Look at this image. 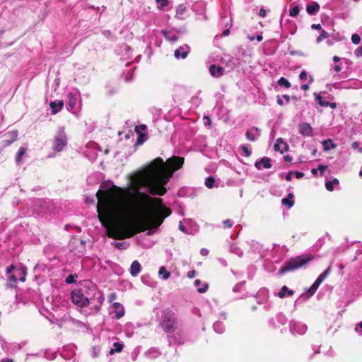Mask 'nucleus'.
I'll use <instances>...</instances> for the list:
<instances>
[{
  "instance_id": "obj_4",
  "label": "nucleus",
  "mask_w": 362,
  "mask_h": 362,
  "mask_svg": "<svg viewBox=\"0 0 362 362\" xmlns=\"http://www.w3.org/2000/svg\"><path fill=\"white\" fill-rule=\"evenodd\" d=\"M313 259L311 255H299L286 261L279 270V274L283 275L287 272H293L304 267Z\"/></svg>"
},
{
  "instance_id": "obj_63",
  "label": "nucleus",
  "mask_w": 362,
  "mask_h": 362,
  "mask_svg": "<svg viewBox=\"0 0 362 362\" xmlns=\"http://www.w3.org/2000/svg\"><path fill=\"white\" fill-rule=\"evenodd\" d=\"M269 325L272 327L276 328L277 326L275 324V320L274 318H270L268 321Z\"/></svg>"
},
{
  "instance_id": "obj_46",
  "label": "nucleus",
  "mask_w": 362,
  "mask_h": 362,
  "mask_svg": "<svg viewBox=\"0 0 362 362\" xmlns=\"http://www.w3.org/2000/svg\"><path fill=\"white\" fill-rule=\"evenodd\" d=\"M57 354L55 351L46 350L44 353V356L48 360H54L56 358Z\"/></svg>"
},
{
  "instance_id": "obj_27",
  "label": "nucleus",
  "mask_w": 362,
  "mask_h": 362,
  "mask_svg": "<svg viewBox=\"0 0 362 362\" xmlns=\"http://www.w3.org/2000/svg\"><path fill=\"white\" fill-rule=\"evenodd\" d=\"M294 195L293 193H289L287 197L283 198L281 200L282 204L287 206L288 208H291L294 205L293 201Z\"/></svg>"
},
{
  "instance_id": "obj_17",
  "label": "nucleus",
  "mask_w": 362,
  "mask_h": 362,
  "mask_svg": "<svg viewBox=\"0 0 362 362\" xmlns=\"http://www.w3.org/2000/svg\"><path fill=\"white\" fill-rule=\"evenodd\" d=\"M245 136L249 141H255L260 136V130L257 127H253L247 130Z\"/></svg>"
},
{
  "instance_id": "obj_53",
  "label": "nucleus",
  "mask_w": 362,
  "mask_h": 362,
  "mask_svg": "<svg viewBox=\"0 0 362 362\" xmlns=\"http://www.w3.org/2000/svg\"><path fill=\"white\" fill-rule=\"evenodd\" d=\"M240 149L246 157H249L252 154L251 150H250L246 146H240Z\"/></svg>"
},
{
  "instance_id": "obj_40",
  "label": "nucleus",
  "mask_w": 362,
  "mask_h": 362,
  "mask_svg": "<svg viewBox=\"0 0 362 362\" xmlns=\"http://www.w3.org/2000/svg\"><path fill=\"white\" fill-rule=\"evenodd\" d=\"M322 146L325 151H329L336 147V145L333 143V141L331 139L324 141L322 142Z\"/></svg>"
},
{
  "instance_id": "obj_45",
  "label": "nucleus",
  "mask_w": 362,
  "mask_h": 362,
  "mask_svg": "<svg viewBox=\"0 0 362 362\" xmlns=\"http://www.w3.org/2000/svg\"><path fill=\"white\" fill-rule=\"evenodd\" d=\"M214 184H215V179H214V177L209 176V177H207L206 178V180H205V185L208 188L211 189L212 187H214Z\"/></svg>"
},
{
  "instance_id": "obj_32",
  "label": "nucleus",
  "mask_w": 362,
  "mask_h": 362,
  "mask_svg": "<svg viewBox=\"0 0 362 362\" xmlns=\"http://www.w3.org/2000/svg\"><path fill=\"white\" fill-rule=\"evenodd\" d=\"M331 271V267L327 268L315 281L317 284L320 285L325 279L329 275Z\"/></svg>"
},
{
  "instance_id": "obj_25",
  "label": "nucleus",
  "mask_w": 362,
  "mask_h": 362,
  "mask_svg": "<svg viewBox=\"0 0 362 362\" xmlns=\"http://www.w3.org/2000/svg\"><path fill=\"white\" fill-rule=\"evenodd\" d=\"M293 295V291L289 289L286 286H283L279 292L277 293V296L280 298H284L286 296H291Z\"/></svg>"
},
{
  "instance_id": "obj_3",
  "label": "nucleus",
  "mask_w": 362,
  "mask_h": 362,
  "mask_svg": "<svg viewBox=\"0 0 362 362\" xmlns=\"http://www.w3.org/2000/svg\"><path fill=\"white\" fill-rule=\"evenodd\" d=\"M80 289L85 290V297H87L88 305H91L93 313L98 312L104 301L103 293L99 292L97 288L90 283H88V285H84Z\"/></svg>"
},
{
  "instance_id": "obj_22",
  "label": "nucleus",
  "mask_w": 362,
  "mask_h": 362,
  "mask_svg": "<svg viewBox=\"0 0 362 362\" xmlns=\"http://www.w3.org/2000/svg\"><path fill=\"white\" fill-rule=\"evenodd\" d=\"M141 267L140 263L137 260H134L132 262L129 272L132 276H136L139 272H141Z\"/></svg>"
},
{
  "instance_id": "obj_34",
  "label": "nucleus",
  "mask_w": 362,
  "mask_h": 362,
  "mask_svg": "<svg viewBox=\"0 0 362 362\" xmlns=\"http://www.w3.org/2000/svg\"><path fill=\"white\" fill-rule=\"evenodd\" d=\"M158 274L159 276L163 280L168 279L170 275V272L167 271L165 267L163 266L159 268Z\"/></svg>"
},
{
  "instance_id": "obj_1",
  "label": "nucleus",
  "mask_w": 362,
  "mask_h": 362,
  "mask_svg": "<svg viewBox=\"0 0 362 362\" xmlns=\"http://www.w3.org/2000/svg\"><path fill=\"white\" fill-rule=\"evenodd\" d=\"M184 158L173 156L165 162L160 158L153 160L148 165L147 173L137 180V187L141 193L162 196L167 192L166 185L173 173L181 168Z\"/></svg>"
},
{
  "instance_id": "obj_16",
  "label": "nucleus",
  "mask_w": 362,
  "mask_h": 362,
  "mask_svg": "<svg viewBox=\"0 0 362 362\" xmlns=\"http://www.w3.org/2000/svg\"><path fill=\"white\" fill-rule=\"evenodd\" d=\"M162 33L166 40L170 42H175L180 38V33L173 30H162Z\"/></svg>"
},
{
  "instance_id": "obj_8",
  "label": "nucleus",
  "mask_w": 362,
  "mask_h": 362,
  "mask_svg": "<svg viewBox=\"0 0 362 362\" xmlns=\"http://www.w3.org/2000/svg\"><path fill=\"white\" fill-rule=\"evenodd\" d=\"M84 289H75L71 291V299L74 305L80 308H84L88 305L87 297H85Z\"/></svg>"
},
{
  "instance_id": "obj_31",
  "label": "nucleus",
  "mask_w": 362,
  "mask_h": 362,
  "mask_svg": "<svg viewBox=\"0 0 362 362\" xmlns=\"http://www.w3.org/2000/svg\"><path fill=\"white\" fill-rule=\"evenodd\" d=\"M119 52H124L125 55H127V57H129L130 53L132 52V49L127 44L123 43L119 47Z\"/></svg>"
},
{
  "instance_id": "obj_61",
  "label": "nucleus",
  "mask_w": 362,
  "mask_h": 362,
  "mask_svg": "<svg viewBox=\"0 0 362 362\" xmlns=\"http://www.w3.org/2000/svg\"><path fill=\"white\" fill-rule=\"evenodd\" d=\"M267 15V11L264 8H261L259 11V16L262 18H264Z\"/></svg>"
},
{
  "instance_id": "obj_64",
  "label": "nucleus",
  "mask_w": 362,
  "mask_h": 362,
  "mask_svg": "<svg viewBox=\"0 0 362 362\" xmlns=\"http://www.w3.org/2000/svg\"><path fill=\"white\" fill-rule=\"evenodd\" d=\"M195 275H196V271L195 270H190L187 273V276L189 279L194 278L195 276Z\"/></svg>"
},
{
  "instance_id": "obj_50",
  "label": "nucleus",
  "mask_w": 362,
  "mask_h": 362,
  "mask_svg": "<svg viewBox=\"0 0 362 362\" xmlns=\"http://www.w3.org/2000/svg\"><path fill=\"white\" fill-rule=\"evenodd\" d=\"M300 12V7L298 6H295L290 9L289 14L291 17H296Z\"/></svg>"
},
{
  "instance_id": "obj_5",
  "label": "nucleus",
  "mask_w": 362,
  "mask_h": 362,
  "mask_svg": "<svg viewBox=\"0 0 362 362\" xmlns=\"http://www.w3.org/2000/svg\"><path fill=\"white\" fill-rule=\"evenodd\" d=\"M160 325L165 332L173 334L177 328L175 314L170 309H165L162 314Z\"/></svg>"
},
{
  "instance_id": "obj_6",
  "label": "nucleus",
  "mask_w": 362,
  "mask_h": 362,
  "mask_svg": "<svg viewBox=\"0 0 362 362\" xmlns=\"http://www.w3.org/2000/svg\"><path fill=\"white\" fill-rule=\"evenodd\" d=\"M6 275L10 286H15V284L19 280L22 282L25 281L26 270L25 268H18L13 265H10L6 268Z\"/></svg>"
},
{
  "instance_id": "obj_44",
  "label": "nucleus",
  "mask_w": 362,
  "mask_h": 362,
  "mask_svg": "<svg viewBox=\"0 0 362 362\" xmlns=\"http://www.w3.org/2000/svg\"><path fill=\"white\" fill-rule=\"evenodd\" d=\"M186 11V7L184 4H180L176 8V17L181 18Z\"/></svg>"
},
{
  "instance_id": "obj_47",
  "label": "nucleus",
  "mask_w": 362,
  "mask_h": 362,
  "mask_svg": "<svg viewBox=\"0 0 362 362\" xmlns=\"http://www.w3.org/2000/svg\"><path fill=\"white\" fill-rule=\"evenodd\" d=\"M147 139H148V136L146 134H142V133L139 132V133H138V139H137L136 144L141 145L144 141H146L147 140Z\"/></svg>"
},
{
  "instance_id": "obj_26",
  "label": "nucleus",
  "mask_w": 362,
  "mask_h": 362,
  "mask_svg": "<svg viewBox=\"0 0 362 362\" xmlns=\"http://www.w3.org/2000/svg\"><path fill=\"white\" fill-rule=\"evenodd\" d=\"M160 354L161 353L157 348H151L145 353L146 357L151 359L156 358L160 356Z\"/></svg>"
},
{
  "instance_id": "obj_56",
  "label": "nucleus",
  "mask_w": 362,
  "mask_h": 362,
  "mask_svg": "<svg viewBox=\"0 0 362 362\" xmlns=\"http://www.w3.org/2000/svg\"><path fill=\"white\" fill-rule=\"evenodd\" d=\"M209 288V285L207 284H204L202 286L197 288V291L199 293H205Z\"/></svg>"
},
{
  "instance_id": "obj_30",
  "label": "nucleus",
  "mask_w": 362,
  "mask_h": 362,
  "mask_svg": "<svg viewBox=\"0 0 362 362\" xmlns=\"http://www.w3.org/2000/svg\"><path fill=\"white\" fill-rule=\"evenodd\" d=\"M299 78L301 81L308 80L309 83H312L314 81V78L312 75H309L305 70H303L299 74Z\"/></svg>"
},
{
  "instance_id": "obj_18",
  "label": "nucleus",
  "mask_w": 362,
  "mask_h": 362,
  "mask_svg": "<svg viewBox=\"0 0 362 362\" xmlns=\"http://www.w3.org/2000/svg\"><path fill=\"white\" fill-rule=\"evenodd\" d=\"M209 72L212 76L219 78L223 75L225 70L221 66L212 64L209 67Z\"/></svg>"
},
{
  "instance_id": "obj_20",
  "label": "nucleus",
  "mask_w": 362,
  "mask_h": 362,
  "mask_svg": "<svg viewBox=\"0 0 362 362\" xmlns=\"http://www.w3.org/2000/svg\"><path fill=\"white\" fill-rule=\"evenodd\" d=\"M112 308L117 319H120L124 315L125 309L121 303L118 302L113 303Z\"/></svg>"
},
{
  "instance_id": "obj_11",
  "label": "nucleus",
  "mask_w": 362,
  "mask_h": 362,
  "mask_svg": "<svg viewBox=\"0 0 362 362\" xmlns=\"http://www.w3.org/2000/svg\"><path fill=\"white\" fill-rule=\"evenodd\" d=\"M156 202L158 203V206L156 209V214L158 216H163L160 223L163 221V218L168 216L170 214V210L167 207L163 206L162 199L160 198L156 199Z\"/></svg>"
},
{
  "instance_id": "obj_35",
  "label": "nucleus",
  "mask_w": 362,
  "mask_h": 362,
  "mask_svg": "<svg viewBox=\"0 0 362 362\" xmlns=\"http://www.w3.org/2000/svg\"><path fill=\"white\" fill-rule=\"evenodd\" d=\"M314 96H315V101L322 107H328V103L327 101H326L325 100H324L322 96L317 93H314Z\"/></svg>"
},
{
  "instance_id": "obj_2",
  "label": "nucleus",
  "mask_w": 362,
  "mask_h": 362,
  "mask_svg": "<svg viewBox=\"0 0 362 362\" xmlns=\"http://www.w3.org/2000/svg\"><path fill=\"white\" fill-rule=\"evenodd\" d=\"M98 217L108 237L122 240L130 237L124 223V210L118 204L105 202L98 205Z\"/></svg>"
},
{
  "instance_id": "obj_12",
  "label": "nucleus",
  "mask_w": 362,
  "mask_h": 362,
  "mask_svg": "<svg viewBox=\"0 0 362 362\" xmlns=\"http://www.w3.org/2000/svg\"><path fill=\"white\" fill-rule=\"evenodd\" d=\"M298 132L303 136H313V128L309 123H300L298 125Z\"/></svg>"
},
{
  "instance_id": "obj_39",
  "label": "nucleus",
  "mask_w": 362,
  "mask_h": 362,
  "mask_svg": "<svg viewBox=\"0 0 362 362\" xmlns=\"http://www.w3.org/2000/svg\"><path fill=\"white\" fill-rule=\"evenodd\" d=\"M113 346H114V349H111L109 351V354H111V355L114 354L115 352H120V351H122L124 345L122 344L119 343V342H115L113 344Z\"/></svg>"
},
{
  "instance_id": "obj_13",
  "label": "nucleus",
  "mask_w": 362,
  "mask_h": 362,
  "mask_svg": "<svg viewBox=\"0 0 362 362\" xmlns=\"http://www.w3.org/2000/svg\"><path fill=\"white\" fill-rule=\"evenodd\" d=\"M190 51V47L187 45L180 46L175 50L174 56L176 59H185Z\"/></svg>"
},
{
  "instance_id": "obj_41",
  "label": "nucleus",
  "mask_w": 362,
  "mask_h": 362,
  "mask_svg": "<svg viewBox=\"0 0 362 362\" xmlns=\"http://www.w3.org/2000/svg\"><path fill=\"white\" fill-rule=\"evenodd\" d=\"M26 152V149L24 147H21L16 156V162L17 163H21L22 157L25 155Z\"/></svg>"
},
{
  "instance_id": "obj_51",
  "label": "nucleus",
  "mask_w": 362,
  "mask_h": 362,
  "mask_svg": "<svg viewBox=\"0 0 362 362\" xmlns=\"http://www.w3.org/2000/svg\"><path fill=\"white\" fill-rule=\"evenodd\" d=\"M329 37V33L325 30H322L320 35L317 37V42L319 43L322 41L324 39H326Z\"/></svg>"
},
{
  "instance_id": "obj_23",
  "label": "nucleus",
  "mask_w": 362,
  "mask_h": 362,
  "mask_svg": "<svg viewBox=\"0 0 362 362\" xmlns=\"http://www.w3.org/2000/svg\"><path fill=\"white\" fill-rule=\"evenodd\" d=\"M49 106L52 109V113L54 115L62 110L64 106V103L62 100L52 101L49 103Z\"/></svg>"
},
{
  "instance_id": "obj_15",
  "label": "nucleus",
  "mask_w": 362,
  "mask_h": 362,
  "mask_svg": "<svg viewBox=\"0 0 362 362\" xmlns=\"http://www.w3.org/2000/svg\"><path fill=\"white\" fill-rule=\"evenodd\" d=\"M320 285L317 284L315 281L311 285V286L308 289V295L305 296H301L300 298H298L296 300V303H301L303 300H308L310 296L314 295V293L316 292L317 289Z\"/></svg>"
},
{
  "instance_id": "obj_14",
  "label": "nucleus",
  "mask_w": 362,
  "mask_h": 362,
  "mask_svg": "<svg viewBox=\"0 0 362 362\" xmlns=\"http://www.w3.org/2000/svg\"><path fill=\"white\" fill-rule=\"evenodd\" d=\"M192 9L196 13L203 16L204 20H206V16L205 15L206 11V4L204 1H197L193 4Z\"/></svg>"
},
{
  "instance_id": "obj_43",
  "label": "nucleus",
  "mask_w": 362,
  "mask_h": 362,
  "mask_svg": "<svg viewBox=\"0 0 362 362\" xmlns=\"http://www.w3.org/2000/svg\"><path fill=\"white\" fill-rule=\"evenodd\" d=\"M277 83L280 86H284V88H288L291 87V83L288 81V79H286L284 77H281L278 81Z\"/></svg>"
},
{
  "instance_id": "obj_10",
  "label": "nucleus",
  "mask_w": 362,
  "mask_h": 362,
  "mask_svg": "<svg viewBox=\"0 0 362 362\" xmlns=\"http://www.w3.org/2000/svg\"><path fill=\"white\" fill-rule=\"evenodd\" d=\"M272 160L269 157H263L255 163V167L258 170L269 169L272 167Z\"/></svg>"
},
{
  "instance_id": "obj_48",
  "label": "nucleus",
  "mask_w": 362,
  "mask_h": 362,
  "mask_svg": "<svg viewBox=\"0 0 362 362\" xmlns=\"http://www.w3.org/2000/svg\"><path fill=\"white\" fill-rule=\"evenodd\" d=\"M179 229L187 234H194L197 231L196 228L187 230L182 222L179 224Z\"/></svg>"
},
{
  "instance_id": "obj_28",
  "label": "nucleus",
  "mask_w": 362,
  "mask_h": 362,
  "mask_svg": "<svg viewBox=\"0 0 362 362\" xmlns=\"http://www.w3.org/2000/svg\"><path fill=\"white\" fill-rule=\"evenodd\" d=\"M213 329L218 334H223L225 332V325L221 321H216L213 325Z\"/></svg>"
},
{
  "instance_id": "obj_21",
  "label": "nucleus",
  "mask_w": 362,
  "mask_h": 362,
  "mask_svg": "<svg viewBox=\"0 0 362 362\" xmlns=\"http://www.w3.org/2000/svg\"><path fill=\"white\" fill-rule=\"evenodd\" d=\"M77 100L78 96L76 93H69L68 94L67 109L69 110H71L76 107Z\"/></svg>"
},
{
  "instance_id": "obj_37",
  "label": "nucleus",
  "mask_w": 362,
  "mask_h": 362,
  "mask_svg": "<svg viewBox=\"0 0 362 362\" xmlns=\"http://www.w3.org/2000/svg\"><path fill=\"white\" fill-rule=\"evenodd\" d=\"M230 252L238 255V257H242L243 255V252L242 250L238 247L235 244H231L230 245Z\"/></svg>"
},
{
  "instance_id": "obj_33",
  "label": "nucleus",
  "mask_w": 362,
  "mask_h": 362,
  "mask_svg": "<svg viewBox=\"0 0 362 362\" xmlns=\"http://www.w3.org/2000/svg\"><path fill=\"white\" fill-rule=\"evenodd\" d=\"M156 2L157 4L158 9L161 11L169 10V8H166L169 4L168 0H156Z\"/></svg>"
},
{
  "instance_id": "obj_29",
  "label": "nucleus",
  "mask_w": 362,
  "mask_h": 362,
  "mask_svg": "<svg viewBox=\"0 0 362 362\" xmlns=\"http://www.w3.org/2000/svg\"><path fill=\"white\" fill-rule=\"evenodd\" d=\"M339 185V182L338 180V179L333 178L332 180L327 181L325 182V187L328 191L331 192V191L334 190L335 185L337 186Z\"/></svg>"
},
{
  "instance_id": "obj_49",
  "label": "nucleus",
  "mask_w": 362,
  "mask_h": 362,
  "mask_svg": "<svg viewBox=\"0 0 362 362\" xmlns=\"http://www.w3.org/2000/svg\"><path fill=\"white\" fill-rule=\"evenodd\" d=\"M78 278V276L76 274H70L69 275L66 279H65V282L67 284H74L76 281V279Z\"/></svg>"
},
{
  "instance_id": "obj_36",
  "label": "nucleus",
  "mask_w": 362,
  "mask_h": 362,
  "mask_svg": "<svg viewBox=\"0 0 362 362\" xmlns=\"http://www.w3.org/2000/svg\"><path fill=\"white\" fill-rule=\"evenodd\" d=\"M17 136H18V132L13 131L7 135V137L10 138V139H5L4 141L6 143V145H10L13 141L16 140Z\"/></svg>"
},
{
  "instance_id": "obj_52",
  "label": "nucleus",
  "mask_w": 362,
  "mask_h": 362,
  "mask_svg": "<svg viewBox=\"0 0 362 362\" xmlns=\"http://www.w3.org/2000/svg\"><path fill=\"white\" fill-rule=\"evenodd\" d=\"M134 71V69H130L127 75L124 76V79L127 82L131 81L133 79V73Z\"/></svg>"
},
{
  "instance_id": "obj_7",
  "label": "nucleus",
  "mask_w": 362,
  "mask_h": 362,
  "mask_svg": "<svg viewBox=\"0 0 362 362\" xmlns=\"http://www.w3.org/2000/svg\"><path fill=\"white\" fill-rule=\"evenodd\" d=\"M67 145V136L64 127H58L52 141V149L55 152L62 151Z\"/></svg>"
},
{
  "instance_id": "obj_62",
  "label": "nucleus",
  "mask_w": 362,
  "mask_h": 362,
  "mask_svg": "<svg viewBox=\"0 0 362 362\" xmlns=\"http://www.w3.org/2000/svg\"><path fill=\"white\" fill-rule=\"evenodd\" d=\"M209 250L206 248H202L200 250V255L202 256H207L209 255Z\"/></svg>"
},
{
  "instance_id": "obj_9",
  "label": "nucleus",
  "mask_w": 362,
  "mask_h": 362,
  "mask_svg": "<svg viewBox=\"0 0 362 362\" xmlns=\"http://www.w3.org/2000/svg\"><path fill=\"white\" fill-rule=\"evenodd\" d=\"M289 329L292 334L303 335L308 329L305 324L292 320L289 322Z\"/></svg>"
},
{
  "instance_id": "obj_59",
  "label": "nucleus",
  "mask_w": 362,
  "mask_h": 362,
  "mask_svg": "<svg viewBox=\"0 0 362 362\" xmlns=\"http://www.w3.org/2000/svg\"><path fill=\"white\" fill-rule=\"evenodd\" d=\"M354 54L357 57H362V46L357 47L354 52Z\"/></svg>"
},
{
  "instance_id": "obj_24",
  "label": "nucleus",
  "mask_w": 362,
  "mask_h": 362,
  "mask_svg": "<svg viewBox=\"0 0 362 362\" xmlns=\"http://www.w3.org/2000/svg\"><path fill=\"white\" fill-rule=\"evenodd\" d=\"M320 5L315 1H312L307 5L306 11L310 15H315L320 10Z\"/></svg>"
},
{
  "instance_id": "obj_60",
  "label": "nucleus",
  "mask_w": 362,
  "mask_h": 362,
  "mask_svg": "<svg viewBox=\"0 0 362 362\" xmlns=\"http://www.w3.org/2000/svg\"><path fill=\"white\" fill-rule=\"evenodd\" d=\"M204 123L205 124V126H210L211 125V119L209 116H204Z\"/></svg>"
},
{
  "instance_id": "obj_55",
  "label": "nucleus",
  "mask_w": 362,
  "mask_h": 362,
  "mask_svg": "<svg viewBox=\"0 0 362 362\" xmlns=\"http://www.w3.org/2000/svg\"><path fill=\"white\" fill-rule=\"evenodd\" d=\"M354 330L359 335H362V321L356 325Z\"/></svg>"
},
{
  "instance_id": "obj_57",
  "label": "nucleus",
  "mask_w": 362,
  "mask_h": 362,
  "mask_svg": "<svg viewBox=\"0 0 362 362\" xmlns=\"http://www.w3.org/2000/svg\"><path fill=\"white\" fill-rule=\"evenodd\" d=\"M225 228H231L233 225V222L230 219H226L223 222Z\"/></svg>"
},
{
  "instance_id": "obj_19",
  "label": "nucleus",
  "mask_w": 362,
  "mask_h": 362,
  "mask_svg": "<svg viewBox=\"0 0 362 362\" xmlns=\"http://www.w3.org/2000/svg\"><path fill=\"white\" fill-rule=\"evenodd\" d=\"M274 148L276 151H279L281 153H283L284 151H288V145L284 141L282 138H279L276 139Z\"/></svg>"
},
{
  "instance_id": "obj_54",
  "label": "nucleus",
  "mask_w": 362,
  "mask_h": 362,
  "mask_svg": "<svg viewBox=\"0 0 362 362\" xmlns=\"http://www.w3.org/2000/svg\"><path fill=\"white\" fill-rule=\"evenodd\" d=\"M351 41L354 45H358L361 42V37L356 33L353 34L351 36Z\"/></svg>"
},
{
  "instance_id": "obj_58",
  "label": "nucleus",
  "mask_w": 362,
  "mask_h": 362,
  "mask_svg": "<svg viewBox=\"0 0 362 362\" xmlns=\"http://www.w3.org/2000/svg\"><path fill=\"white\" fill-rule=\"evenodd\" d=\"M327 168L328 167L326 165L320 164L318 165V170L320 171L321 175H323V173L327 169Z\"/></svg>"
},
{
  "instance_id": "obj_42",
  "label": "nucleus",
  "mask_w": 362,
  "mask_h": 362,
  "mask_svg": "<svg viewBox=\"0 0 362 362\" xmlns=\"http://www.w3.org/2000/svg\"><path fill=\"white\" fill-rule=\"evenodd\" d=\"M112 245L119 250H125L129 245L127 242H113L112 243Z\"/></svg>"
},
{
  "instance_id": "obj_38",
  "label": "nucleus",
  "mask_w": 362,
  "mask_h": 362,
  "mask_svg": "<svg viewBox=\"0 0 362 362\" xmlns=\"http://www.w3.org/2000/svg\"><path fill=\"white\" fill-rule=\"evenodd\" d=\"M277 322L281 325H284L287 322V317L282 313H279L276 315Z\"/></svg>"
}]
</instances>
